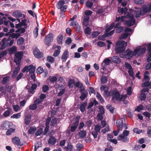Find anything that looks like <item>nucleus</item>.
I'll list each match as a JSON object with an SVG mask.
<instances>
[{
  "instance_id": "30",
  "label": "nucleus",
  "mask_w": 151,
  "mask_h": 151,
  "mask_svg": "<svg viewBox=\"0 0 151 151\" xmlns=\"http://www.w3.org/2000/svg\"><path fill=\"white\" fill-rule=\"evenodd\" d=\"M63 36L61 34L59 35L57 38V40L58 43L59 44L63 43Z\"/></svg>"
},
{
  "instance_id": "62",
  "label": "nucleus",
  "mask_w": 151,
  "mask_h": 151,
  "mask_svg": "<svg viewBox=\"0 0 151 151\" xmlns=\"http://www.w3.org/2000/svg\"><path fill=\"white\" fill-rule=\"evenodd\" d=\"M13 107L14 110L16 112L18 111L19 110V107L18 105H14Z\"/></svg>"
},
{
  "instance_id": "37",
  "label": "nucleus",
  "mask_w": 151,
  "mask_h": 151,
  "mask_svg": "<svg viewBox=\"0 0 151 151\" xmlns=\"http://www.w3.org/2000/svg\"><path fill=\"white\" fill-rule=\"evenodd\" d=\"M36 130V128L35 127L33 126L31 127L29 129V133L30 134H34Z\"/></svg>"
},
{
  "instance_id": "59",
  "label": "nucleus",
  "mask_w": 151,
  "mask_h": 151,
  "mask_svg": "<svg viewBox=\"0 0 151 151\" xmlns=\"http://www.w3.org/2000/svg\"><path fill=\"white\" fill-rule=\"evenodd\" d=\"M145 97L146 96L145 94L144 93L142 92L139 96V98L142 101L145 99Z\"/></svg>"
},
{
  "instance_id": "26",
  "label": "nucleus",
  "mask_w": 151,
  "mask_h": 151,
  "mask_svg": "<svg viewBox=\"0 0 151 151\" xmlns=\"http://www.w3.org/2000/svg\"><path fill=\"white\" fill-rule=\"evenodd\" d=\"M56 48L57 49L55 50L53 54V55L55 57L57 56L60 53L61 47L60 46H57Z\"/></svg>"
},
{
  "instance_id": "11",
  "label": "nucleus",
  "mask_w": 151,
  "mask_h": 151,
  "mask_svg": "<svg viewBox=\"0 0 151 151\" xmlns=\"http://www.w3.org/2000/svg\"><path fill=\"white\" fill-rule=\"evenodd\" d=\"M53 35L50 33L47 35L45 37L44 42L46 45L50 44L53 41Z\"/></svg>"
},
{
  "instance_id": "24",
  "label": "nucleus",
  "mask_w": 151,
  "mask_h": 151,
  "mask_svg": "<svg viewBox=\"0 0 151 151\" xmlns=\"http://www.w3.org/2000/svg\"><path fill=\"white\" fill-rule=\"evenodd\" d=\"M10 122L7 121H6L3 122L2 126L3 128L4 129H6L9 127Z\"/></svg>"
},
{
  "instance_id": "55",
  "label": "nucleus",
  "mask_w": 151,
  "mask_h": 151,
  "mask_svg": "<svg viewBox=\"0 0 151 151\" xmlns=\"http://www.w3.org/2000/svg\"><path fill=\"white\" fill-rule=\"evenodd\" d=\"M15 129L12 128H10L6 132V134L7 135H10L14 131Z\"/></svg>"
},
{
  "instance_id": "58",
  "label": "nucleus",
  "mask_w": 151,
  "mask_h": 151,
  "mask_svg": "<svg viewBox=\"0 0 151 151\" xmlns=\"http://www.w3.org/2000/svg\"><path fill=\"white\" fill-rule=\"evenodd\" d=\"M9 77L8 76H6L5 77H4L3 78V79L2 80V83L4 84H5L6 82H7L9 80Z\"/></svg>"
},
{
  "instance_id": "51",
  "label": "nucleus",
  "mask_w": 151,
  "mask_h": 151,
  "mask_svg": "<svg viewBox=\"0 0 151 151\" xmlns=\"http://www.w3.org/2000/svg\"><path fill=\"white\" fill-rule=\"evenodd\" d=\"M107 81V78L105 76H102L101 78V82L103 83H106Z\"/></svg>"
},
{
  "instance_id": "60",
  "label": "nucleus",
  "mask_w": 151,
  "mask_h": 151,
  "mask_svg": "<svg viewBox=\"0 0 151 151\" xmlns=\"http://www.w3.org/2000/svg\"><path fill=\"white\" fill-rule=\"evenodd\" d=\"M106 108L109 109L111 113H113L114 109V108L112 107L110 105H108L106 106Z\"/></svg>"
},
{
  "instance_id": "27",
  "label": "nucleus",
  "mask_w": 151,
  "mask_h": 151,
  "mask_svg": "<svg viewBox=\"0 0 151 151\" xmlns=\"http://www.w3.org/2000/svg\"><path fill=\"white\" fill-rule=\"evenodd\" d=\"M111 59L113 62L116 63H119L121 61L119 58L117 56H114Z\"/></svg>"
},
{
  "instance_id": "64",
  "label": "nucleus",
  "mask_w": 151,
  "mask_h": 151,
  "mask_svg": "<svg viewBox=\"0 0 151 151\" xmlns=\"http://www.w3.org/2000/svg\"><path fill=\"white\" fill-rule=\"evenodd\" d=\"M147 134L149 137H150L151 136V126H149L148 127L147 131Z\"/></svg>"
},
{
  "instance_id": "18",
  "label": "nucleus",
  "mask_w": 151,
  "mask_h": 151,
  "mask_svg": "<svg viewBox=\"0 0 151 151\" xmlns=\"http://www.w3.org/2000/svg\"><path fill=\"white\" fill-rule=\"evenodd\" d=\"M117 139L119 140H121L123 142H127L129 140V139L127 137L122 134L119 135Z\"/></svg>"
},
{
  "instance_id": "7",
  "label": "nucleus",
  "mask_w": 151,
  "mask_h": 151,
  "mask_svg": "<svg viewBox=\"0 0 151 151\" xmlns=\"http://www.w3.org/2000/svg\"><path fill=\"white\" fill-rule=\"evenodd\" d=\"M65 3V1L63 0H60L57 3V8L60 9L61 12H65L67 8V6L64 4Z\"/></svg>"
},
{
  "instance_id": "13",
  "label": "nucleus",
  "mask_w": 151,
  "mask_h": 151,
  "mask_svg": "<svg viewBox=\"0 0 151 151\" xmlns=\"http://www.w3.org/2000/svg\"><path fill=\"white\" fill-rule=\"evenodd\" d=\"M10 40V38L7 39L4 38L2 41V44L1 45V49H3L9 45V42Z\"/></svg>"
},
{
  "instance_id": "44",
  "label": "nucleus",
  "mask_w": 151,
  "mask_h": 151,
  "mask_svg": "<svg viewBox=\"0 0 151 151\" xmlns=\"http://www.w3.org/2000/svg\"><path fill=\"white\" fill-rule=\"evenodd\" d=\"M149 74V73L148 71H146L145 73L144 76V79L146 81H149L150 80L148 76Z\"/></svg>"
},
{
  "instance_id": "29",
  "label": "nucleus",
  "mask_w": 151,
  "mask_h": 151,
  "mask_svg": "<svg viewBox=\"0 0 151 151\" xmlns=\"http://www.w3.org/2000/svg\"><path fill=\"white\" fill-rule=\"evenodd\" d=\"M89 19V17L88 16H86L84 17L83 22V24L84 25L86 26L88 25Z\"/></svg>"
},
{
  "instance_id": "53",
  "label": "nucleus",
  "mask_w": 151,
  "mask_h": 151,
  "mask_svg": "<svg viewBox=\"0 0 151 151\" xmlns=\"http://www.w3.org/2000/svg\"><path fill=\"white\" fill-rule=\"evenodd\" d=\"M133 131L134 132L139 134L142 132H145L144 130H139L137 128L134 129H133Z\"/></svg>"
},
{
  "instance_id": "21",
  "label": "nucleus",
  "mask_w": 151,
  "mask_h": 151,
  "mask_svg": "<svg viewBox=\"0 0 151 151\" xmlns=\"http://www.w3.org/2000/svg\"><path fill=\"white\" fill-rule=\"evenodd\" d=\"M68 51L67 50H65L63 52L62 57V59L63 61L64 62L66 61L68 57Z\"/></svg>"
},
{
  "instance_id": "46",
  "label": "nucleus",
  "mask_w": 151,
  "mask_h": 151,
  "mask_svg": "<svg viewBox=\"0 0 151 151\" xmlns=\"http://www.w3.org/2000/svg\"><path fill=\"white\" fill-rule=\"evenodd\" d=\"M43 69L41 67H38L37 69V73L38 74H40L43 72Z\"/></svg>"
},
{
  "instance_id": "2",
  "label": "nucleus",
  "mask_w": 151,
  "mask_h": 151,
  "mask_svg": "<svg viewBox=\"0 0 151 151\" xmlns=\"http://www.w3.org/2000/svg\"><path fill=\"white\" fill-rule=\"evenodd\" d=\"M120 21V22H124V24L128 26H131L133 25L135 22L134 17L132 13H128L126 16H122L121 17H118L116 18V22H118Z\"/></svg>"
},
{
  "instance_id": "25",
  "label": "nucleus",
  "mask_w": 151,
  "mask_h": 151,
  "mask_svg": "<svg viewBox=\"0 0 151 151\" xmlns=\"http://www.w3.org/2000/svg\"><path fill=\"white\" fill-rule=\"evenodd\" d=\"M12 15L16 17H22V14L19 11H15L12 13Z\"/></svg>"
},
{
  "instance_id": "32",
  "label": "nucleus",
  "mask_w": 151,
  "mask_h": 151,
  "mask_svg": "<svg viewBox=\"0 0 151 151\" xmlns=\"http://www.w3.org/2000/svg\"><path fill=\"white\" fill-rule=\"evenodd\" d=\"M86 134V132L84 130H82L80 132L79 135V136L81 138H85Z\"/></svg>"
},
{
  "instance_id": "16",
  "label": "nucleus",
  "mask_w": 151,
  "mask_h": 151,
  "mask_svg": "<svg viewBox=\"0 0 151 151\" xmlns=\"http://www.w3.org/2000/svg\"><path fill=\"white\" fill-rule=\"evenodd\" d=\"M127 10L128 9L126 7H124V8H121V7H119L118 8V12L120 14H122L123 13H124V14H126V16L127 15V14L128 13H129V12H126ZM129 11L130 12L129 13H130V9H129Z\"/></svg>"
},
{
  "instance_id": "9",
  "label": "nucleus",
  "mask_w": 151,
  "mask_h": 151,
  "mask_svg": "<svg viewBox=\"0 0 151 151\" xmlns=\"http://www.w3.org/2000/svg\"><path fill=\"white\" fill-rule=\"evenodd\" d=\"M23 53L22 52H18L15 54L14 62L17 64H19L22 58Z\"/></svg>"
},
{
  "instance_id": "56",
  "label": "nucleus",
  "mask_w": 151,
  "mask_h": 151,
  "mask_svg": "<svg viewBox=\"0 0 151 151\" xmlns=\"http://www.w3.org/2000/svg\"><path fill=\"white\" fill-rule=\"evenodd\" d=\"M25 32V29L24 28H20L16 30V32H19L20 33H22L24 32Z\"/></svg>"
},
{
  "instance_id": "5",
  "label": "nucleus",
  "mask_w": 151,
  "mask_h": 151,
  "mask_svg": "<svg viewBox=\"0 0 151 151\" xmlns=\"http://www.w3.org/2000/svg\"><path fill=\"white\" fill-rule=\"evenodd\" d=\"M35 69V67L33 66L32 65H30L28 66H25L22 70V72L24 73L25 72H29V73L31 74V77L34 81L35 78V75L34 74V72Z\"/></svg>"
},
{
  "instance_id": "33",
  "label": "nucleus",
  "mask_w": 151,
  "mask_h": 151,
  "mask_svg": "<svg viewBox=\"0 0 151 151\" xmlns=\"http://www.w3.org/2000/svg\"><path fill=\"white\" fill-rule=\"evenodd\" d=\"M78 122H76L75 124L70 127L71 131L72 132H74L77 128L78 124Z\"/></svg>"
},
{
  "instance_id": "45",
  "label": "nucleus",
  "mask_w": 151,
  "mask_h": 151,
  "mask_svg": "<svg viewBox=\"0 0 151 151\" xmlns=\"http://www.w3.org/2000/svg\"><path fill=\"white\" fill-rule=\"evenodd\" d=\"M47 60L49 62H50L51 63H53L55 60V59L53 57L49 56L47 57Z\"/></svg>"
},
{
  "instance_id": "41",
  "label": "nucleus",
  "mask_w": 151,
  "mask_h": 151,
  "mask_svg": "<svg viewBox=\"0 0 151 151\" xmlns=\"http://www.w3.org/2000/svg\"><path fill=\"white\" fill-rule=\"evenodd\" d=\"M17 50V47L15 46H13L9 50V52L10 54L14 53Z\"/></svg>"
},
{
  "instance_id": "22",
  "label": "nucleus",
  "mask_w": 151,
  "mask_h": 151,
  "mask_svg": "<svg viewBox=\"0 0 151 151\" xmlns=\"http://www.w3.org/2000/svg\"><path fill=\"white\" fill-rule=\"evenodd\" d=\"M31 116L30 115H27L25 118L24 124L27 125L29 124L31 122Z\"/></svg>"
},
{
  "instance_id": "3",
  "label": "nucleus",
  "mask_w": 151,
  "mask_h": 151,
  "mask_svg": "<svg viewBox=\"0 0 151 151\" xmlns=\"http://www.w3.org/2000/svg\"><path fill=\"white\" fill-rule=\"evenodd\" d=\"M146 50L145 47H138L134 50V52L130 50H127L125 52V58L130 59L132 57L133 55L136 57H138L145 52Z\"/></svg>"
},
{
  "instance_id": "40",
  "label": "nucleus",
  "mask_w": 151,
  "mask_h": 151,
  "mask_svg": "<svg viewBox=\"0 0 151 151\" xmlns=\"http://www.w3.org/2000/svg\"><path fill=\"white\" fill-rule=\"evenodd\" d=\"M4 14L0 13V24H2L3 23V19H6V18L4 17Z\"/></svg>"
},
{
  "instance_id": "4",
  "label": "nucleus",
  "mask_w": 151,
  "mask_h": 151,
  "mask_svg": "<svg viewBox=\"0 0 151 151\" xmlns=\"http://www.w3.org/2000/svg\"><path fill=\"white\" fill-rule=\"evenodd\" d=\"M115 50L117 53L122 52L125 49V47L127 45V43L124 41L119 40L116 43Z\"/></svg>"
},
{
  "instance_id": "8",
  "label": "nucleus",
  "mask_w": 151,
  "mask_h": 151,
  "mask_svg": "<svg viewBox=\"0 0 151 151\" xmlns=\"http://www.w3.org/2000/svg\"><path fill=\"white\" fill-rule=\"evenodd\" d=\"M114 25L115 23L114 22L112 23L111 24L109 27L105 31V34L103 36V37H105L108 36H111L114 33V30L110 31V32H109L114 27Z\"/></svg>"
},
{
  "instance_id": "20",
  "label": "nucleus",
  "mask_w": 151,
  "mask_h": 151,
  "mask_svg": "<svg viewBox=\"0 0 151 151\" xmlns=\"http://www.w3.org/2000/svg\"><path fill=\"white\" fill-rule=\"evenodd\" d=\"M40 102L39 99H36L35 101V103L34 104L30 105L29 106V108L30 109L34 110L37 108V104H39Z\"/></svg>"
},
{
  "instance_id": "28",
  "label": "nucleus",
  "mask_w": 151,
  "mask_h": 151,
  "mask_svg": "<svg viewBox=\"0 0 151 151\" xmlns=\"http://www.w3.org/2000/svg\"><path fill=\"white\" fill-rule=\"evenodd\" d=\"M56 142V139L53 137H50L48 141V144L51 145H54Z\"/></svg>"
},
{
  "instance_id": "54",
  "label": "nucleus",
  "mask_w": 151,
  "mask_h": 151,
  "mask_svg": "<svg viewBox=\"0 0 151 151\" xmlns=\"http://www.w3.org/2000/svg\"><path fill=\"white\" fill-rule=\"evenodd\" d=\"M33 34L35 38H36L38 35V28L37 27L34 29L33 31Z\"/></svg>"
},
{
  "instance_id": "35",
  "label": "nucleus",
  "mask_w": 151,
  "mask_h": 151,
  "mask_svg": "<svg viewBox=\"0 0 151 151\" xmlns=\"http://www.w3.org/2000/svg\"><path fill=\"white\" fill-rule=\"evenodd\" d=\"M87 105V103L86 102H84L83 104H82L80 106V109L81 111L82 112H83L85 109V107Z\"/></svg>"
},
{
  "instance_id": "52",
  "label": "nucleus",
  "mask_w": 151,
  "mask_h": 151,
  "mask_svg": "<svg viewBox=\"0 0 151 151\" xmlns=\"http://www.w3.org/2000/svg\"><path fill=\"white\" fill-rule=\"evenodd\" d=\"M58 77V75H56L55 76L52 77L50 79V81L53 83L55 82L57 80Z\"/></svg>"
},
{
  "instance_id": "47",
  "label": "nucleus",
  "mask_w": 151,
  "mask_h": 151,
  "mask_svg": "<svg viewBox=\"0 0 151 151\" xmlns=\"http://www.w3.org/2000/svg\"><path fill=\"white\" fill-rule=\"evenodd\" d=\"M84 31L86 34L90 35L91 33V30L89 27H87L84 29Z\"/></svg>"
},
{
  "instance_id": "39",
  "label": "nucleus",
  "mask_w": 151,
  "mask_h": 151,
  "mask_svg": "<svg viewBox=\"0 0 151 151\" xmlns=\"http://www.w3.org/2000/svg\"><path fill=\"white\" fill-rule=\"evenodd\" d=\"M119 3H121V5L123 6H126L129 0H118Z\"/></svg>"
},
{
  "instance_id": "63",
  "label": "nucleus",
  "mask_w": 151,
  "mask_h": 151,
  "mask_svg": "<svg viewBox=\"0 0 151 151\" xmlns=\"http://www.w3.org/2000/svg\"><path fill=\"white\" fill-rule=\"evenodd\" d=\"M86 5L88 7L91 8L93 5L92 2L89 1H88L86 3Z\"/></svg>"
},
{
  "instance_id": "10",
  "label": "nucleus",
  "mask_w": 151,
  "mask_h": 151,
  "mask_svg": "<svg viewBox=\"0 0 151 151\" xmlns=\"http://www.w3.org/2000/svg\"><path fill=\"white\" fill-rule=\"evenodd\" d=\"M132 29L128 27L126 28L124 33L120 37V39H124L126 38L128 36L130 35L132 32Z\"/></svg>"
},
{
  "instance_id": "31",
  "label": "nucleus",
  "mask_w": 151,
  "mask_h": 151,
  "mask_svg": "<svg viewBox=\"0 0 151 151\" xmlns=\"http://www.w3.org/2000/svg\"><path fill=\"white\" fill-rule=\"evenodd\" d=\"M20 70V68L19 66L16 68L15 70L13 72V73L12 75V76L13 78H14L17 76L18 73Z\"/></svg>"
},
{
  "instance_id": "50",
  "label": "nucleus",
  "mask_w": 151,
  "mask_h": 151,
  "mask_svg": "<svg viewBox=\"0 0 151 151\" xmlns=\"http://www.w3.org/2000/svg\"><path fill=\"white\" fill-rule=\"evenodd\" d=\"M134 1L136 4H141L144 3V0H134Z\"/></svg>"
},
{
  "instance_id": "19",
  "label": "nucleus",
  "mask_w": 151,
  "mask_h": 151,
  "mask_svg": "<svg viewBox=\"0 0 151 151\" xmlns=\"http://www.w3.org/2000/svg\"><path fill=\"white\" fill-rule=\"evenodd\" d=\"M12 141L14 144L16 145L18 147L21 146L22 145V144L20 142L19 138L17 137L13 138Z\"/></svg>"
},
{
  "instance_id": "17",
  "label": "nucleus",
  "mask_w": 151,
  "mask_h": 151,
  "mask_svg": "<svg viewBox=\"0 0 151 151\" xmlns=\"http://www.w3.org/2000/svg\"><path fill=\"white\" fill-rule=\"evenodd\" d=\"M101 91H104V93L105 95L109 96L110 95V92L108 91L109 88L106 86H102L100 88Z\"/></svg>"
},
{
  "instance_id": "57",
  "label": "nucleus",
  "mask_w": 151,
  "mask_h": 151,
  "mask_svg": "<svg viewBox=\"0 0 151 151\" xmlns=\"http://www.w3.org/2000/svg\"><path fill=\"white\" fill-rule=\"evenodd\" d=\"M43 132V130L42 129H39L36 132L35 134L36 136L40 135L42 134Z\"/></svg>"
},
{
  "instance_id": "15",
  "label": "nucleus",
  "mask_w": 151,
  "mask_h": 151,
  "mask_svg": "<svg viewBox=\"0 0 151 151\" xmlns=\"http://www.w3.org/2000/svg\"><path fill=\"white\" fill-rule=\"evenodd\" d=\"M33 54L35 57L37 58H40L43 56V54L37 48H36L34 50Z\"/></svg>"
},
{
  "instance_id": "12",
  "label": "nucleus",
  "mask_w": 151,
  "mask_h": 151,
  "mask_svg": "<svg viewBox=\"0 0 151 151\" xmlns=\"http://www.w3.org/2000/svg\"><path fill=\"white\" fill-rule=\"evenodd\" d=\"M37 87V86L35 84H28L26 87V89L28 90L31 93L33 94L34 93V90Z\"/></svg>"
},
{
  "instance_id": "61",
  "label": "nucleus",
  "mask_w": 151,
  "mask_h": 151,
  "mask_svg": "<svg viewBox=\"0 0 151 151\" xmlns=\"http://www.w3.org/2000/svg\"><path fill=\"white\" fill-rule=\"evenodd\" d=\"M57 121V119L56 118H54L52 119L51 121L50 124L51 126H54L56 124Z\"/></svg>"
},
{
  "instance_id": "49",
  "label": "nucleus",
  "mask_w": 151,
  "mask_h": 151,
  "mask_svg": "<svg viewBox=\"0 0 151 151\" xmlns=\"http://www.w3.org/2000/svg\"><path fill=\"white\" fill-rule=\"evenodd\" d=\"M11 110V109H8L5 111L3 114L4 116L5 117L9 116L10 114Z\"/></svg>"
},
{
  "instance_id": "48",
  "label": "nucleus",
  "mask_w": 151,
  "mask_h": 151,
  "mask_svg": "<svg viewBox=\"0 0 151 151\" xmlns=\"http://www.w3.org/2000/svg\"><path fill=\"white\" fill-rule=\"evenodd\" d=\"M101 126L99 124H97L95 126L94 129L95 132H99L101 129Z\"/></svg>"
},
{
  "instance_id": "43",
  "label": "nucleus",
  "mask_w": 151,
  "mask_h": 151,
  "mask_svg": "<svg viewBox=\"0 0 151 151\" xmlns=\"http://www.w3.org/2000/svg\"><path fill=\"white\" fill-rule=\"evenodd\" d=\"M96 97L101 103H103L104 102V99L99 93L98 92L97 93Z\"/></svg>"
},
{
  "instance_id": "36",
  "label": "nucleus",
  "mask_w": 151,
  "mask_h": 151,
  "mask_svg": "<svg viewBox=\"0 0 151 151\" xmlns=\"http://www.w3.org/2000/svg\"><path fill=\"white\" fill-rule=\"evenodd\" d=\"M24 38L21 37L17 40V44L18 45H21L24 43Z\"/></svg>"
},
{
  "instance_id": "14",
  "label": "nucleus",
  "mask_w": 151,
  "mask_h": 151,
  "mask_svg": "<svg viewBox=\"0 0 151 151\" xmlns=\"http://www.w3.org/2000/svg\"><path fill=\"white\" fill-rule=\"evenodd\" d=\"M112 100L116 99L117 101H119L120 99V94L119 92L116 90H114L112 93Z\"/></svg>"
},
{
  "instance_id": "6",
  "label": "nucleus",
  "mask_w": 151,
  "mask_h": 151,
  "mask_svg": "<svg viewBox=\"0 0 151 151\" xmlns=\"http://www.w3.org/2000/svg\"><path fill=\"white\" fill-rule=\"evenodd\" d=\"M116 125L119 130H122L123 128L124 129L128 128L127 125L126 124H123L122 118H120L117 121Z\"/></svg>"
},
{
  "instance_id": "23",
  "label": "nucleus",
  "mask_w": 151,
  "mask_h": 151,
  "mask_svg": "<svg viewBox=\"0 0 151 151\" xmlns=\"http://www.w3.org/2000/svg\"><path fill=\"white\" fill-rule=\"evenodd\" d=\"M148 49L149 50L148 54L149 55L147 58V60L148 62H149L151 60V43H150L148 45Z\"/></svg>"
},
{
  "instance_id": "42",
  "label": "nucleus",
  "mask_w": 151,
  "mask_h": 151,
  "mask_svg": "<svg viewBox=\"0 0 151 151\" xmlns=\"http://www.w3.org/2000/svg\"><path fill=\"white\" fill-rule=\"evenodd\" d=\"M20 36V34L17 33H13L11 34L10 37H12V38H15L16 39L18 38Z\"/></svg>"
},
{
  "instance_id": "38",
  "label": "nucleus",
  "mask_w": 151,
  "mask_h": 151,
  "mask_svg": "<svg viewBox=\"0 0 151 151\" xmlns=\"http://www.w3.org/2000/svg\"><path fill=\"white\" fill-rule=\"evenodd\" d=\"M74 81L73 79H70L68 82V86L70 88H73L74 85Z\"/></svg>"
},
{
  "instance_id": "1",
  "label": "nucleus",
  "mask_w": 151,
  "mask_h": 151,
  "mask_svg": "<svg viewBox=\"0 0 151 151\" xmlns=\"http://www.w3.org/2000/svg\"><path fill=\"white\" fill-rule=\"evenodd\" d=\"M135 10L130 9V12L135 17H138L140 15H144L146 13L149 12L151 9V4H147L143 5L141 9L135 8Z\"/></svg>"
},
{
  "instance_id": "34",
  "label": "nucleus",
  "mask_w": 151,
  "mask_h": 151,
  "mask_svg": "<svg viewBox=\"0 0 151 151\" xmlns=\"http://www.w3.org/2000/svg\"><path fill=\"white\" fill-rule=\"evenodd\" d=\"M21 116V113H19L17 114H14L12 115L11 116L12 119H18L20 118Z\"/></svg>"
}]
</instances>
